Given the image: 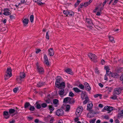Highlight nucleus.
<instances>
[{
    "instance_id": "53",
    "label": "nucleus",
    "mask_w": 123,
    "mask_h": 123,
    "mask_svg": "<svg viewBox=\"0 0 123 123\" xmlns=\"http://www.w3.org/2000/svg\"><path fill=\"white\" fill-rule=\"evenodd\" d=\"M120 80L122 81V83H123V75H122L120 78Z\"/></svg>"
},
{
    "instance_id": "35",
    "label": "nucleus",
    "mask_w": 123,
    "mask_h": 123,
    "mask_svg": "<svg viewBox=\"0 0 123 123\" xmlns=\"http://www.w3.org/2000/svg\"><path fill=\"white\" fill-rule=\"evenodd\" d=\"M91 2H90V1L88 2H86L83 3L85 7H86L87 6L89 5Z\"/></svg>"
},
{
    "instance_id": "21",
    "label": "nucleus",
    "mask_w": 123,
    "mask_h": 123,
    "mask_svg": "<svg viewBox=\"0 0 123 123\" xmlns=\"http://www.w3.org/2000/svg\"><path fill=\"white\" fill-rule=\"evenodd\" d=\"M65 72H66L68 74H72V72L71 70L69 68H68L65 69Z\"/></svg>"
},
{
    "instance_id": "29",
    "label": "nucleus",
    "mask_w": 123,
    "mask_h": 123,
    "mask_svg": "<svg viewBox=\"0 0 123 123\" xmlns=\"http://www.w3.org/2000/svg\"><path fill=\"white\" fill-rule=\"evenodd\" d=\"M118 117L121 118L123 116V110H122L121 112L118 115Z\"/></svg>"
},
{
    "instance_id": "55",
    "label": "nucleus",
    "mask_w": 123,
    "mask_h": 123,
    "mask_svg": "<svg viewBox=\"0 0 123 123\" xmlns=\"http://www.w3.org/2000/svg\"><path fill=\"white\" fill-rule=\"evenodd\" d=\"M44 60H48L47 57L46 55L45 54L44 55Z\"/></svg>"
},
{
    "instance_id": "33",
    "label": "nucleus",
    "mask_w": 123,
    "mask_h": 123,
    "mask_svg": "<svg viewBox=\"0 0 123 123\" xmlns=\"http://www.w3.org/2000/svg\"><path fill=\"white\" fill-rule=\"evenodd\" d=\"M30 104L28 102H26L25 103V108L26 109L28 108V107L30 106Z\"/></svg>"
},
{
    "instance_id": "20",
    "label": "nucleus",
    "mask_w": 123,
    "mask_h": 123,
    "mask_svg": "<svg viewBox=\"0 0 123 123\" xmlns=\"http://www.w3.org/2000/svg\"><path fill=\"white\" fill-rule=\"evenodd\" d=\"M16 109H9V113L10 114H12L14 112L16 111L17 110V108H16Z\"/></svg>"
},
{
    "instance_id": "11",
    "label": "nucleus",
    "mask_w": 123,
    "mask_h": 123,
    "mask_svg": "<svg viewBox=\"0 0 123 123\" xmlns=\"http://www.w3.org/2000/svg\"><path fill=\"white\" fill-rule=\"evenodd\" d=\"M56 114L58 116H62L63 114V111L62 109H58L56 111Z\"/></svg>"
},
{
    "instance_id": "14",
    "label": "nucleus",
    "mask_w": 123,
    "mask_h": 123,
    "mask_svg": "<svg viewBox=\"0 0 123 123\" xmlns=\"http://www.w3.org/2000/svg\"><path fill=\"white\" fill-rule=\"evenodd\" d=\"M4 118L6 119L10 117V115L8 113L7 111H5L3 112V114Z\"/></svg>"
},
{
    "instance_id": "49",
    "label": "nucleus",
    "mask_w": 123,
    "mask_h": 123,
    "mask_svg": "<svg viewBox=\"0 0 123 123\" xmlns=\"http://www.w3.org/2000/svg\"><path fill=\"white\" fill-rule=\"evenodd\" d=\"M74 93H73L72 92H70L69 94V96L71 97H73L74 96Z\"/></svg>"
},
{
    "instance_id": "23",
    "label": "nucleus",
    "mask_w": 123,
    "mask_h": 123,
    "mask_svg": "<svg viewBox=\"0 0 123 123\" xmlns=\"http://www.w3.org/2000/svg\"><path fill=\"white\" fill-rule=\"evenodd\" d=\"M105 88L107 89V91L108 93H109L110 92H111L112 89L111 87H106Z\"/></svg>"
},
{
    "instance_id": "37",
    "label": "nucleus",
    "mask_w": 123,
    "mask_h": 123,
    "mask_svg": "<svg viewBox=\"0 0 123 123\" xmlns=\"http://www.w3.org/2000/svg\"><path fill=\"white\" fill-rule=\"evenodd\" d=\"M117 71L118 72H120L123 71V68H118L117 70Z\"/></svg>"
},
{
    "instance_id": "47",
    "label": "nucleus",
    "mask_w": 123,
    "mask_h": 123,
    "mask_svg": "<svg viewBox=\"0 0 123 123\" xmlns=\"http://www.w3.org/2000/svg\"><path fill=\"white\" fill-rule=\"evenodd\" d=\"M35 109V108L34 106H32L31 105L30 106V110L31 111H33Z\"/></svg>"
},
{
    "instance_id": "32",
    "label": "nucleus",
    "mask_w": 123,
    "mask_h": 123,
    "mask_svg": "<svg viewBox=\"0 0 123 123\" xmlns=\"http://www.w3.org/2000/svg\"><path fill=\"white\" fill-rule=\"evenodd\" d=\"M49 109L51 111H53L54 110V107H53L52 105H49Z\"/></svg>"
},
{
    "instance_id": "62",
    "label": "nucleus",
    "mask_w": 123,
    "mask_h": 123,
    "mask_svg": "<svg viewBox=\"0 0 123 123\" xmlns=\"http://www.w3.org/2000/svg\"><path fill=\"white\" fill-rule=\"evenodd\" d=\"M39 120L38 119H36L34 121L35 122L37 123H38L39 122Z\"/></svg>"
},
{
    "instance_id": "28",
    "label": "nucleus",
    "mask_w": 123,
    "mask_h": 123,
    "mask_svg": "<svg viewBox=\"0 0 123 123\" xmlns=\"http://www.w3.org/2000/svg\"><path fill=\"white\" fill-rule=\"evenodd\" d=\"M100 5H99L97 7H96V9H95V11H94V12H96V11L97 10H98V9H99V10L100 11H101L103 9V8H100Z\"/></svg>"
},
{
    "instance_id": "58",
    "label": "nucleus",
    "mask_w": 123,
    "mask_h": 123,
    "mask_svg": "<svg viewBox=\"0 0 123 123\" xmlns=\"http://www.w3.org/2000/svg\"><path fill=\"white\" fill-rule=\"evenodd\" d=\"M84 6V5L83 3L81 4L79 6V7H80V8H82L83 6Z\"/></svg>"
},
{
    "instance_id": "52",
    "label": "nucleus",
    "mask_w": 123,
    "mask_h": 123,
    "mask_svg": "<svg viewBox=\"0 0 123 123\" xmlns=\"http://www.w3.org/2000/svg\"><path fill=\"white\" fill-rule=\"evenodd\" d=\"M80 1L79 0H77L76 3L75 4V6H78L79 4L80 3Z\"/></svg>"
},
{
    "instance_id": "40",
    "label": "nucleus",
    "mask_w": 123,
    "mask_h": 123,
    "mask_svg": "<svg viewBox=\"0 0 123 123\" xmlns=\"http://www.w3.org/2000/svg\"><path fill=\"white\" fill-rule=\"evenodd\" d=\"M85 100L83 102V104L84 105L86 104L87 102L89 101V99L88 98L85 99Z\"/></svg>"
},
{
    "instance_id": "12",
    "label": "nucleus",
    "mask_w": 123,
    "mask_h": 123,
    "mask_svg": "<svg viewBox=\"0 0 123 123\" xmlns=\"http://www.w3.org/2000/svg\"><path fill=\"white\" fill-rule=\"evenodd\" d=\"M55 86L57 88H63L65 87V84L64 82H62L61 83H60L58 85V87L57 86Z\"/></svg>"
},
{
    "instance_id": "39",
    "label": "nucleus",
    "mask_w": 123,
    "mask_h": 123,
    "mask_svg": "<svg viewBox=\"0 0 123 123\" xmlns=\"http://www.w3.org/2000/svg\"><path fill=\"white\" fill-rule=\"evenodd\" d=\"M78 87L80 89L83 90L84 88V86L82 84H80Z\"/></svg>"
},
{
    "instance_id": "1",
    "label": "nucleus",
    "mask_w": 123,
    "mask_h": 123,
    "mask_svg": "<svg viewBox=\"0 0 123 123\" xmlns=\"http://www.w3.org/2000/svg\"><path fill=\"white\" fill-rule=\"evenodd\" d=\"M12 69L10 67L7 68L6 72V74L5 76V79L6 80L8 79L12 75Z\"/></svg>"
},
{
    "instance_id": "44",
    "label": "nucleus",
    "mask_w": 123,
    "mask_h": 123,
    "mask_svg": "<svg viewBox=\"0 0 123 123\" xmlns=\"http://www.w3.org/2000/svg\"><path fill=\"white\" fill-rule=\"evenodd\" d=\"M18 87H16L14 88L13 89V91L15 93L17 92L18 91Z\"/></svg>"
},
{
    "instance_id": "42",
    "label": "nucleus",
    "mask_w": 123,
    "mask_h": 123,
    "mask_svg": "<svg viewBox=\"0 0 123 123\" xmlns=\"http://www.w3.org/2000/svg\"><path fill=\"white\" fill-rule=\"evenodd\" d=\"M58 102V100L56 99H55L53 100V103L54 104H57Z\"/></svg>"
},
{
    "instance_id": "16",
    "label": "nucleus",
    "mask_w": 123,
    "mask_h": 123,
    "mask_svg": "<svg viewBox=\"0 0 123 123\" xmlns=\"http://www.w3.org/2000/svg\"><path fill=\"white\" fill-rule=\"evenodd\" d=\"M86 22H87L88 24L90 25L89 26L92 27L93 25L92 23L91 20L90 19L86 18Z\"/></svg>"
},
{
    "instance_id": "46",
    "label": "nucleus",
    "mask_w": 123,
    "mask_h": 123,
    "mask_svg": "<svg viewBox=\"0 0 123 123\" xmlns=\"http://www.w3.org/2000/svg\"><path fill=\"white\" fill-rule=\"evenodd\" d=\"M44 63L47 66L49 65V63L48 60H44Z\"/></svg>"
},
{
    "instance_id": "3",
    "label": "nucleus",
    "mask_w": 123,
    "mask_h": 123,
    "mask_svg": "<svg viewBox=\"0 0 123 123\" xmlns=\"http://www.w3.org/2000/svg\"><path fill=\"white\" fill-rule=\"evenodd\" d=\"M83 110V108L81 106H80L77 108L76 111L75 113L77 117L80 116Z\"/></svg>"
},
{
    "instance_id": "13",
    "label": "nucleus",
    "mask_w": 123,
    "mask_h": 123,
    "mask_svg": "<svg viewBox=\"0 0 123 123\" xmlns=\"http://www.w3.org/2000/svg\"><path fill=\"white\" fill-rule=\"evenodd\" d=\"M49 54L50 56H52L54 54V52L53 49L50 48L48 50Z\"/></svg>"
},
{
    "instance_id": "8",
    "label": "nucleus",
    "mask_w": 123,
    "mask_h": 123,
    "mask_svg": "<svg viewBox=\"0 0 123 123\" xmlns=\"http://www.w3.org/2000/svg\"><path fill=\"white\" fill-rule=\"evenodd\" d=\"M104 109L105 110L109 111V112H108V113L110 112L111 111L113 110V107L111 106H106L104 107Z\"/></svg>"
},
{
    "instance_id": "15",
    "label": "nucleus",
    "mask_w": 123,
    "mask_h": 123,
    "mask_svg": "<svg viewBox=\"0 0 123 123\" xmlns=\"http://www.w3.org/2000/svg\"><path fill=\"white\" fill-rule=\"evenodd\" d=\"M84 84L85 86V88L87 91H89L91 90V88L87 83L85 82L84 83Z\"/></svg>"
},
{
    "instance_id": "45",
    "label": "nucleus",
    "mask_w": 123,
    "mask_h": 123,
    "mask_svg": "<svg viewBox=\"0 0 123 123\" xmlns=\"http://www.w3.org/2000/svg\"><path fill=\"white\" fill-rule=\"evenodd\" d=\"M68 12H69L68 11L65 10L63 11V13L64 14L66 15V16H68Z\"/></svg>"
},
{
    "instance_id": "59",
    "label": "nucleus",
    "mask_w": 123,
    "mask_h": 123,
    "mask_svg": "<svg viewBox=\"0 0 123 123\" xmlns=\"http://www.w3.org/2000/svg\"><path fill=\"white\" fill-rule=\"evenodd\" d=\"M119 0H115L114 2L113 3V5H115L116 3H117V2Z\"/></svg>"
},
{
    "instance_id": "56",
    "label": "nucleus",
    "mask_w": 123,
    "mask_h": 123,
    "mask_svg": "<svg viewBox=\"0 0 123 123\" xmlns=\"http://www.w3.org/2000/svg\"><path fill=\"white\" fill-rule=\"evenodd\" d=\"M37 108L38 109H40L41 108V106L39 104H37L36 106Z\"/></svg>"
},
{
    "instance_id": "25",
    "label": "nucleus",
    "mask_w": 123,
    "mask_h": 123,
    "mask_svg": "<svg viewBox=\"0 0 123 123\" xmlns=\"http://www.w3.org/2000/svg\"><path fill=\"white\" fill-rule=\"evenodd\" d=\"M64 93V90L63 89H62L59 91V95L61 96H62Z\"/></svg>"
},
{
    "instance_id": "5",
    "label": "nucleus",
    "mask_w": 123,
    "mask_h": 123,
    "mask_svg": "<svg viewBox=\"0 0 123 123\" xmlns=\"http://www.w3.org/2000/svg\"><path fill=\"white\" fill-rule=\"evenodd\" d=\"M25 76V73L23 72L21 73L20 74V78L18 77L16 80L19 83H20L21 82V79L24 78Z\"/></svg>"
},
{
    "instance_id": "17",
    "label": "nucleus",
    "mask_w": 123,
    "mask_h": 123,
    "mask_svg": "<svg viewBox=\"0 0 123 123\" xmlns=\"http://www.w3.org/2000/svg\"><path fill=\"white\" fill-rule=\"evenodd\" d=\"M93 106V105L91 103H90L87 105V109L89 111L92 109Z\"/></svg>"
},
{
    "instance_id": "22",
    "label": "nucleus",
    "mask_w": 123,
    "mask_h": 123,
    "mask_svg": "<svg viewBox=\"0 0 123 123\" xmlns=\"http://www.w3.org/2000/svg\"><path fill=\"white\" fill-rule=\"evenodd\" d=\"M45 84L44 83H43L41 82H39L37 84V86L38 87H40L43 85Z\"/></svg>"
},
{
    "instance_id": "60",
    "label": "nucleus",
    "mask_w": 123,
    "mask_h": 123,
    "mask_svg": "<svg viewBox=\"0 0 123 123\" xmlns=\"http://www.w3.org/2000/svg\"><path fill=\"white\" fill-rule=\"evenodd\" d=\"M41 50L39 49H37L36 50V53H38L40 52L41 51Z\"/></svg>"
},
{
    "instance_id": "4",
    "label": "nucleus",
    "mask_w": 123,
    "mask_h": 123,
    "mask_svg": "<svg viewBox=\"0 0 123 123\" xmlns=\"http://www.w3.org/2000/svg\"><path fill=\"white\" fill-rule=\"evenodd\" d=\"M88 56L92 62H96L97 61L96 60L97 57L95 54L90 53L88 54Z\"/></svg>"
},
{
    "instance_id": "31",
    "label": "nucleus",
    "mask_w": 123,
    "mask_h": 123,
    "mask_svg": "<svg viewBox=\"0 0 123 123\" xmlns=\"http://www.w3.org/2000/svg\"><path fill=\"white\" fill-rule=\"evenodd\" d=\"M102 95L101 94H95L94 95V97L95 98H97L98 97V96H99L100 97V99L101 98L102 96Z\"/></svg>"
},
{
    "instance_id": "43",
    "label": "nucleus",
    "mask_w": 123,
    "mask_h": 123,
    "mask_svg": "<svg viewBox=\"0 0 123 123\" xmlns=\"http://www.w3.org/2000/svg\"><path fill=\"white\" fill-rule=\"evenodd\" d=\"M66 111H68L70 109V106L69 105H68L66 106Z\"/></svg>"
},
{
    "instance_id": "9",
    "label": "nucleus",
    "mask_w": 123,
    "mask_h": 123,
    "mask_svg": "<svg viewBox=\"0 0 123 123\" xmlns=\"http://www.w3.org/2000/svg\"><path fill=\"white\" fill-rule=\"evenodd\" d=\"M81 97L82 100L88 98L86 93L85 92L82 91Z\"/></svg>"
},
{
    "instance_id": "26",
    "label": "nucleus",
    "mask_w": 123,
    "mask_h": 123,
    "mask_svg": "<svg viewBox=\"0 0 123 123\" xmlns=\"http://www.w3.org/2000/svg\"><path fill=\"white\" fill-rule=\"evenodd\" d=\"M73 89L74 91L76 92H79L81 91V90L77 88H73Z\"/></svg>"
},
{
    "instance_id": "50",
    "label": "nucleus",
    "mask_w": 123,
    "mask_h": 123,
    "mask_svg": "<svg viewBox=\"0 0 123 123\" xmlns=\"http://www.w3.org/2000/svg\"><path fill=\"white\" fill-rule=\"evenodd\" d=\"M42 107L43 108H45L47 106V105L45 103H43L41 105Z\"/></svg>"
},
{
    "instance_id": "41",
    "label": "nucleus",
    "mask_w": 123,
    "mask_h": 123,
    "mask_svg": "<svg viewBox=\"0 0 123 123\" xmlns=\"http://www.w3.org/2000/svg\"><path fill=\"white\" fill-rule=\"evenodd\" d=\"M111 98L113 99H115L117 98V96L114 94L112 97H111Z\"/></svg>"
},
{
    "instance_id": "18",
    "label": "nucleus",
    "mask_w": 123,
    "mask_h": 123,
    "mask_svg": "<svg viewBox=\"0 0 123 123\" xmlns=\"http://www.w3.org/2000/svg\"><path fill=\"white\" fill-rule=\"evenodd\" d=\"M110 74L111 75V77L115 78H117L119 76V75L116 73L112 74V73L110 72Z\"/></svg>"
},
{
    "instance_id": "61",
    "label": "nucleus",
    "mask_w": 123,
    "mask_h": 123,
    "mask_svg": "<svg viewBox=\"0 0 123 123\" xmlns=\"http://www.w3.org/2000/svg\"><path fill=\"white\" fill-rule=\"evenodd\" d=\"M46 102L47 103H49L50 102V101L49 99H48L45 100Z\"/></svg>"
},
{
    "instance_id": "57",
    "label": "nucleus",
    "mask_w": 123,
    "mask_h": 123,
    "mask_svg": "<svg viewBox=\"0 0 123 123\" xmlns=\"http://www.w3.org/2000/svg\"><path fill=\"white\" fill-rule=\"evenodd\" d=\"M101 63L102 65L104 64L105 63V61L104 60H102L101 61Z\"/></svg>"
},
{
    "instance_id": "54",
    "label": "nucleus",
    "mask_w": 123,
    "mask_h": 123,
    "mask_svg": "<svg viewBox=\"0 0 123 123\" xmlns=\"http://www.w3.org/2000/svg\"><path fill=\"white\" fill-rule=\"evenodd\" d=\"M96 120V119H93L90 122V123H94Z\"/></svg>"
},
{
    "instance_id": "48",
    "label": "nucleus",
    "mask_w": 123,
    "mask_h": 123,
    "mask_svg": "<svg viewBox=\"0 0 123 123\" xmlns=\"http://www.w3.org/2000/svg\"><path fill=\"white\" fill-rule=\"evenodd\" d=\"M49 32H47L46 33V39H49Z\"/></svg>"
},
{
    "instance_id": "38",
    "label": "nucleus",
    "mask_w": 123,
    "mask_h": 123,
    "mask_svg": "<svg viewBox=\"0 0 123 123\" xmlns=\"http://www.w3.org/2000/svg\"><path fill=\"white\" fill-rule=\"evenodd\" d=\"M70 98L69 97H67L65 98L63 100V102H66L69 99H70Z\"/></svg>"
},
{
    "instance_id": "27",
    "label": "nucleus",
    "mask_w": 123,
    "mask_h": 123,
    "mask_svg": "<svg viewBox=\"0 0 123 123\" xmlns=\"http://www.w3.org/2000/svg\"><path fill=\"white\" fill-rule=\"evenodd\" d=\"M109 40L111 42L114 43H115V41L114 40V38L113 37L109 36Z\"/></svg>"
},
{
    "instance_id": "24",
    "label": "nucleus",
    "mask_w": 123,
    "mask_h": 123,
    "mask_svg": "<svg viewBox=\"0 0 123 123\" xmlns=\"http://www.w3.org/2000/svg\"><path fill=\"white\" fill-rule=\"evenodd\" d=\"M47 117L49 118V119L50 120V123H52L54 121V119L53 117H51V116L49 115Z\"/></svg>"
},
{
    "instance_id": "63",
    "label": "nucleus",
    "mask_w": 123,
    "mask_h": 123,
    "mask_svg": "<svg viewBox=\"0 0 123 123\" xmlns=\"http://www.w3.org/2000/svg\"><path fill=\"white\" fill-rule=\"evenodd\" d=\"M99 86L101 87H103V85L100 83H99L98 84Z\"/></svg>"
},
{
    "instance_id": "30",
    "label": "nucleus",
    "mask_w": 123,
    "mask_h": 123,
    "mask_svg": "<svg viewBox=\"0 0 123 123\" xmlns=\"http://www.w3.org/2000/svg\"><path fill=\"white\" fill-rule=\"evenodd\" d=\"M105 68L106 70V73L108 74V73L109 72L110 68L108 66H107L106 67H105Z\"/></svg>"
},
{
    "instance_id": "36",
    "label": "nucleus",
    "mask_w": 123,
    "mask_h": 123,
    "mask_svg": "<svg viewBox=\"0 0 123 123\" xmlns=\"http://www.w3.org/2000/svg\"><path fill=\"white\" fill-rule=\"evenodd\" d=\"M74 13L72 12H68V17H71L74 15Z\"/></svg>"
},
{
    "instance_id": "51",
    "label": "nucleus",
    "mask_w": 123,
    "mask_h": 123,
    "mask_svg": "<svg viewBox=\"0 0 123 123\" xmlns=\"http://www.w3.org/2000/svg\"><path fill=\"white\" fill-rule=\"evenodd\" d=\"M109 74H107L106 73L105 74V76L104 77V79L105 80H107V76H108Z\"/></svg>"
},
{
    "instance_id": "7",
    "label": "nucleus",
    "mask_w": 123,
    "mask_h": 123,
    "mask_svg": "<svg viewBox=\"0 0 123 123\" xmlns=\"http://www.w3.org/2000/svg\"><path fill=\"white\" fill-rule=\"evenodd\" d=\"M62 80V79L60 76L58 77L55 82V85L57 86L58 87V85L61 83L60 82Z\"/></svg>"
},
{
    "instance_id": "2",
    "label": "nucleus",
    "mask_w": 123,
    "mask_h": 123,
    "mask_svg": "<svg viewBox=\"0 0 123 123\" xmlns=\"http://www.w3.org/2000/svg\"><path fill=\"white\" fill-rule=\"evenodd\" d=\"M36 65L37 67V69L38 72L40 74H43L44 72L43 68L40 66L38 62H37Z\"/></svg>"
},
{
    "instance_id": "19",
    "label": "nucleus",
    "mask_w": 123,
    "mask_h": 123,
    "mask_svg": "<svg viewBox=\"0 0 123 123\" xmlns=\"http://www.w3.org/2000/svg\"><path fill=\"white\" fill-rule=\"evenodd\" d=\"M29 21V19L27 18L25 19L23 21L24 25L25 26L27 25Z\"/></svg>"
},
{
    "instance_id": "64",
    "label": "nucleus",
    "mask_w": 123,
    "mask_h": 123,
    "mask_svg": "<svg viewBox=\"0 0 123 123\" xmlns=\"http://www.w3.org/2000/svg\"><path fill=\"white\" fill-rule=\"evenodd\" d=\"M115 122L116 123H119V121L118 119H116L115 120Z\"/></svg>"
},
{
    "instance_id": "6",
    "label": "nucleus",
    "mask_w": 123,
    "mask_h": 123,
    "mask_svg": "<svg viewBox=\"0 0 123 123\" xmlns=\"http://www.w3.org/2000/svg\"><path fill=\"white\" fill-rule=\"evenodd\" d=\"M122 90V88L118 87L115 88L114 90V94L118 95L121 93Z\"/></svg>"
},
{
    "instance_id": "10",
    "label": "nucleus",
    "mask_w": 123,
    "mask_h": 123,
    "mask_svg": "<svg viewBox=\"0 0 123 123\" xmlns=\"http://www.w3.org/2000/svg\"><path fill=\"white\" fill-rule=\"evenodd\" d=\"M4 12L3 13V14L6 16H8L10 14V11L9 9L6 8L4 10Z\"/></svg>"
},
{
    "instance_id": "34",
    "label": "nucleus",
    "mask_w": 123,
    "mask_h": 123,
    "mask_svg": "<svg viewBox=\"0 0 123 123\" xmlns=\"http://www.w3.org/2000/svg\"><path fill=\"white\" fill-rule=\"evenodd\" d=\"M34 18V16L33 15H31L30 18V19L31 22L32 23L33 22Z\"/></svg>"
}]
</instances>
